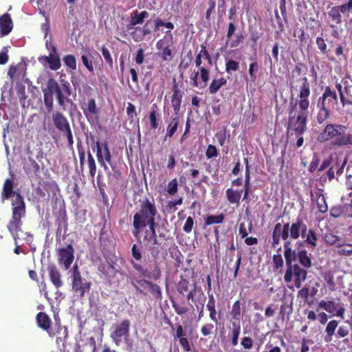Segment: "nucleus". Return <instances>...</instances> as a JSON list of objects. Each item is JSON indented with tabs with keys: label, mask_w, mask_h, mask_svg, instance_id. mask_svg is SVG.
<instances>
[{
	"label": "nucleus",
	"mask_w": 352,
	"mask_h": 352,
	"mask_svg": "<svg viewBox=\"0 0 352 352\" xmlns=\"http://www.w3.org/2000/svg\"><path fill=\"white\" fill-rule=\"evenodd\" d=\"M140 210L133 215L132 234L134 237L138 239L140 230L147 226L148 222L151 219H155L157 214V209L153 199L150 200L148 198L139 200Z\"/></svg>",
	"instance_id": "f257e3e1"
},
{
	"label": "nucleus",
	"mask_w": 352,
	"mask_h": 352,
	"mask_svg": "<svg viewBox=\"0 0 352 352\" xmlns=\"http://www.w3.org/2000/svg\"><path fill=\"white\" fill-rule=\"evenodd\" d=\"M289 85L292 92H297L296 100L294 104H296V107L298 106L300 109H309L310 106L309 98L311 95V85L307 77L305 76L295 80L294 76H289Z\"/></svg>",
	"instance_id": "f03ea898"
},
{
	"label": "nucleus",
	"mask_w": 352,
	"mask_h": 352,
	"mask_svg": "<svg viewBox=\"0 0 352 352\" xmlns=\"http://www.w3.org/2000/svg\"><path fill=\"white\" fill-rule=\"evenodd\" d=\"M151 256L154 258L153 266L151 270L144 268L142 265L137 263L134 261H131L133 267L144 278L157 280L162 277V270L160 267V263L157 261L160 252L163 250V246L159 244L157 241V244L153 245V243L148 249Z\"/></svg>",
	"instance_id": "7ed1b4c3"
},
{
	"label": "nucleus",
	"mask_w": 352,
	"mask_h": 352,
	"mask_svg": "<svg viewBox=\"0 0 352 352\" xmlns=\"http://www.w3.org/2000/svg\"><path fill=\"white\" fill-rule=\"evenodd\" d=\"M297 107L293 104L292 102L289 104L287 131H294L296 136L302 135L307 130L308 109H300L296 112Z\"/></svg>",
	"instance_id": "20e7f679"
},
{
	"label": "nucleus",
	"mask_w": 352,
	"mask_h": 352,
	"mask_svg": "<svg viewBox=\"0 0 352 352\" xmlns=\"http://www.w3.org/2000/svg\"><path fill=\"white\" fill-rule=\"evenodd\" d=\"M47 87L53 94H56L58 104L65 110V102L69 101L67 98L72 94L69 84L66 82L60 86L54 78H50L47 82Z\"/></svg>",
	"instance_id": "39448f33"
},
{
	"label": "nucleus",
	"mask_w": 352,
	"mask_h": 352,
	"mask_svg": "<svg viewBox=\"0 0 352 352\" xmlns=\"http://www.w3.org/2000/svg\"><path fill=\"white\" fill-rule=\"evenodd\" d=\"M47 87L53 94H56L58 104L65 110V102L69 101L67 98L72 94L69 84L66 82L60 86L54 78H50L47 82Z\"/></svg>",
	"instance_id": "423d86ee"
},
{
	"label": "nucleus",
	"mask_w": 352,
	"mask_h": 352,
	"mask_svg": "<svg viewBox=\"0 0 352 352\" xmlns=\"http://www.w3.org/2000/svg\"><path fill=\"white\" fill-rule=\"evenodd\" d=\"M52 122L55 128L67 140L68 146L72 147L74 144V138L67 118L60 111H56L52 114Z\"/></svg>",
	"instance_id": "0eeeda50"
},
{
	"label": "nucleus",
	"mask_w": 352,
	"mask_h": 352,
	"mask_svg": "<svg viewBox=\"0 0 352 352\" xmlns=\"http://www.w3.org/2000/svg\"><path fill=\"white\" fill-rule=\"evenodd\" d=\"M290 251L286 252L285 263L287 269L284 275V280L286 283L292 282L293 277L294 279L306 280L307 276V271L303 269L298 264H293V259L290 256Z\"/></svg>",
	"instance_id": "6e6552de"
},
{
	"label": "nucleus",
	"mask_w": 352,
	"mask_h": 352,
	"mask_svg": "<svg viewBox=\"0 0 352 352\" xmlns=\"http://www.w3.org/2000/svg\"><path fill=\"white\" fill-rule=\"evenodd\" d=\"M350 13H352V0H348L346 3L331 8L327 13L329 18L333 23L329 25L330 27L335 28L336 25L342 23V14L349 15Z\"/></svg>",
	"instance_id": "1a4fd4ad"
},
{
	"label": "nucleus",
	"mask_w": 352,
	"mask_h": 352,
	"mask_svg": "<svg viewBox=\"0 0 352 352\" xmlns=\"http://www.w3.org/2000/svg\"><path fill=\"white\" fill-rule=\"evenodd\" d=\"M173 45V36L170 31H166L163 38L160 39L156 43L159 56L164 61L170 60L173 58L171 47Z\"/></svg>",
	"instance_id": "9d476101"
},
{
	"label": "nucleus",
	"mask_w": 352,
	"mask_h": 352,
	"mask_svg": "<svg viewBox=\"0 0 352 352\" xmlns=\"http://www.w3.org/2000/svg\"><path fill=\"white\" fill-rule=\"evenodd\" d=\"M72 287L80 297H83L91 287V283L82 278L76 264L72 268Z\"/></svg>",
	"instance_id": "9b49d317"
},
{
	"label": "nucleus",
	"mask_w": 352,
	"mask_h": 352,
	"mask_svg": "<svg viewBox=\"0 0 352 352\" xmlns=\"http://www.w3.org/2000/svg\"><path fill=\"white\" fill-rule=\"evenodd\" d=\"M346 126L338 124H328L324 130L318 135V140L320 142H326L333 138L338 139L344 136Z\"/></svg>",
	"instance_id": "f8f14e48"
},
{
	"label": "nucleus",
	"mask_w": 352,
	"mask_h": 352,
	"mask_svg": "<svg viewBox=\"0 0 352 352\" xmlns=\"http://www.w3.org/2000/svg\"><path fill=\"white\" fill-rule=\"evenodd\" d=\"M45 45L49 51V55L39 57L38 61L43 65L47 63L50 69L56 71L61 67L60 58L56 46L51 43L46 42Z\"/></svg>",
	"instance_id": "ddd939ff"
},
{
	"label": "nucleus",
	"mask_w": 352,
	"mask_h": 352,
	"mask_svg": "<svg viewBox=\"0 0 352 352\" xmlns=\"http://www.w3.org/2000/svg\"><path fill=\"white\" fill-rule=\"evenodd\" d=\"M284 247V256L285 257L286 252L290 251V256L294 258L293 262L296 259L298 260L300 264L306 269L310 268L312 265L311 259L308 255L306 250H300L296 252L291 246V241H285L283 244Z\"/></svg>",
	"instance_id": "4468645a"
},
{
	"label": "nucleus",
	"mask_w": 352,
	"mask_h": 352,
	"mask_svg": "<svg viewBox=\"0 0 352 352\" xmlns=\"http://www.w3.org/2000/svg\"><path fill=\"white\" fill-rule=\"evenodd\" d=\"M130 321L128 319L122 320L120 323L113 326V331L110 337L116 345L119 346L123 340H127L129 337Z\"/></svg>",
	"instance_id": "2eb2a0df"
},
{
	"label": "nucleus",
	"mask_w": 352,
	"mask_h": 352,
	"mask_svg": "<svg viewBox=\"0 0 352 352\" xmlns=\"http://www.w3.org/2000/svg\"><path fill=\"white\" fill-rule=\"evenodd\" d=\"M96 157L99 164L105 171L109 170L107 164L112 166V156L108 146V143L107 142L101 143L97 141L96 142Z\"/></svg>",
	"instance_id": "dca6fc26"
},
{
	"label": "nucleus",
	"mask_w": 352,
	"mask_h": 352,
	"mask_svg": "<svg viewBox=\"0 0 352 352\" xmlns=\"http://www.w3.org/2000/svg\"><path fill=\"white\" fill-rule=\"evenodd\" d=\"M83 113L91 125H94L98 122L99 120V109L97 107L94 98H90L87 103L80 104Z\"/></svg>",
	"instance_id": "f3484780"
},
{
	"label": "nucleus",
	"mask_w": 352,
	"mask_h": 352,
	"mask_svg": "<svg viewBox=\"0 0 352 352\" xmlns=\"http://www.w3.org/2000/svg\"><path fill=\"white\" fill-rule=\"evenodd\" d=\"M319 307L324 309L328 313L333 316L344 319L345 307L344 303L335 300H321L319 302Z\"/></svg>",
	"instance_id": "a211bd4d"
},
{
	"label": "nucleus",
	"mask_w": 352,
	"mask_h": 352,
	"mask_svg": "<svg viewBox=\"0 0 352 352\" xmlns=\"http://www.w3.org/2000/svg\"><path fill=\"white\" fill-rule=\"evenodd\" d=\"M137 284H139L141 287H144L146 286L148 289V291L151 295L156 300H162V292L160 285L146 279H140L136 280V282H133L132 285L134 288L140 293H143V291L140 289Z\"/></svg>",
	"instance_id": "6ab92c4d"
},
{
	"label": "nucleus",
	"mask_w": 352,
	"mask_h": 352,
	"mask_svg": "<svg viewBox=\"0 0 352 352\" xmlns=\"http://www.w3.org/2000/svg\"><path fill=\"white\" fill-rule=\"evenodd\" d=\"M74 248L69 244L65 248H59L57 251L58 262L63 265L65 270H68L74 259Z\"/></svg>",
	"instance_id": "aec40b11"
},
{
	"label": "nucleus",
	"mask_w": 352,
	"mask_h": 352,
	"mask_svg": "<svg viewBox=\"0 0 352 352\" xmlns=\"http://www.w3.org/2000/svg\"><path fill=\"white\" fill-rule=\"evenodd\" d=\"M175 287L176 292L180 297H186L188 300H191L196 303V301L194 300L195 289H191L190 288V283L187 279L181 276Z\"/></svg>",
	"instance_id": "412c9836"
},
{
	"label": "nucleus",
	"mask_w": 352,
	"mask_h": 352,
	"mask_svg": "<svg viewBox=\"0 0 352 352\" xmlns=\"http://www.w3.org/2000/svg\"><path fill=\"white\" fill-rule=\"evenodd\" d=\"M23 217L12 214V217L7 225V228L13 237L14 244L17 243V241L19 239V232L22 231L21 226L23 223L21 219Z\"/></svg>",
	"instance_id": "4be33fe9"
},
{
	"label": "nucleus",
	"mask_w": 352,
	"mask_h": 352,
	"mask_svg": "<svg viewBox=\"0 0 352 352\" xmlns=\"http://www.w3.org/2000/svg\"><path fill=\"white\" fill-rule=\"evenodd\" d=\"M290 237L292 239H298L300 236L305 238L307 231V225L303 222L302 218L298 217L296 221L289 224Z\"/></svg>",
	"instance_id": "5701e85b"
},
{
	"label": "nucleus",
	"mask_w": 352,
	"mask_h": 352,
	"mask_svg": "<svg viewBox=\"0 0 352 352\" xmlns=\"http://www.w3.org/2000/svg\"><path fill=\"white\" fill-rule=\"evenodd\" d=\"M331 98L337 101V94L334 90H332L330 87H325L324 93L318 100L317 107L318 109H329L330 99Z\"/></svg>",
	"instance_id": "b1692460"
},
{
	"label": "nucleus",
	"mask_w": 352,
	"mask_h": 352,
	"mask_svg": "<svg viewBox=\"0 0 352 352\" xmlns=\"http://www.w3.org/2000/svg\"><path fill=\"white\" fill-rule=\"evenodd\" d=\"M14 197V199L12 201V214L19 216H25L26 213L25 204L23 196L19 192V194H16Z\"/></svg>",
	"instance_id": "393cba45"
},
{
	"label": "nucleus",
	"mask_w": 352,
	"mask_h": 352,
	"mask_svg": "<svg viewBox=\"0 0 352 352\" xmlns=\"http://www.w3.org/2000/svg\"><path fill=\"white\" fill-rule=\"evenodd\" d=\"M151 34V30L148 28V21L143 26H136L130 33L133 40L135 42H140L144 39L146 35Z\"/></svg>",
	"instance_id": "a878e982"
},
{
	"label": "nucleus",
	"mask_w": 352,
	"mask_h": 352,
	"mask_svg": "<svg viewBox=\"0 0 352 352\" xmlns=\"http://www.w3.org/2000/svg\"><path fill=\"white\" fill-rule=\"evenodd\" d=\"M47 270L50 279L54 287L57 289L61 287L63 285V282L61 279V274L57 267L54 263L49 264Z\"/></svg>",
	"instance_id": "bb28decb"
},
{
	"label": "nucleus",
	"mask_w": 352,
	"mask_h": 352,
	"mask_svg": "<svg viewBox=\"0 0 352 352\" xmlns=\"http://www.w3.org/2000/svg\"><path fill=\"white\" fill-rule=\"evenodd\" d=\"M13 28V23L10 14H3L0 16V36L9 34Z\"/></svg>",
	"instance_id": "cd10ccee"
},
{
	"label": "nucleus",
	"mask_w": 352,
	"mask_h": 352,
	"mask_svg": "<svg viewBox=\"0 0 352 352\" xmlns=\"http://www.w3.org/2000/svg\"><path fill=\"white\" fill-rule=\"evenodd\" d=\"M241 333V322L239 321H231L229 327L228 338L231 342V344L235 346L238 344L239 337Z\"/></svg>",
	"instance_id": "c85d7f7f"
},
{
	"label": "nucleus",
	"mask_w": 352,
	"mask_h": 352,
	"mask_svg": "<svg viewBox=\"0 0 352 352\" xmlns=\"http://www.w3.org/2000/svg\"><path fill=\"white\" fill-rule=\"evenodd\" d=\"M173 95L171 97V104L174 112L177 115L180 111V107L182 100V93L179 89L177 84L175 82L173 85Z\"/></svg>",
	"instance_id": "c756f323"
},
{
	"label": "nucleus",
	"mask_w": 352,
	"mask_h": 352,
	"mask_svg": "<svg viewBox=\"0 0 352 352\" xmlns=\"http://www.w3.org/2000/svg\"><path fill=\"white\" fill-rule=\"evenodd\" d=\"M305 240L304 241H297L296 245L297 249L300 247L303 246L304 243L310 245L311 248H316L317 246L318 236L316 232L313 229H309L307 231L305 234Z\"/></svg>",
	"instance_id": "7c9ffc66"
},
{
	"label": "nucleus",
	"mask_w": 352,
	"mask_h": 352,
	"mask_svg": "<svg viewBox=\"0 0 352 352\" xmlns=\"http://www.w3.org/2000/svg\"><path fill=\"white\" fill-rule=\"evenodd\" d=\"M202 56L199 53L196 56L195 63V66L200 70V79L204 83V86H206L210 80V71L208 69L202 67Z\"/></svg>",
	"instance_id": "2f4dec72"
},
{
	"label": "nucleus",
	"mask_w": 352,
	"mask_h": 352,
	"mask_svg": "<svg viewBox=\"0 0 352 352\" xmlns=\"http://www.w3.org/2000/svg\"><path fill=\"white\" fill-rule=\"evenodd\" d=\"M148 118L151 129L153 130L157 129L160 122V113L157 104H152Z\"/></svg>",
	"instance_id": "473e14b6"
},
{
	"label": "nucleus",
	"mask_w": 352,
	"mask_h": 352,
	"mask_svg": "<svg viewBox=\"0 0 352 352\" xmlns=\"http://www.w3.org/2000/svg\"><path fill=\"white\" fill-rule=\"evenodd\" d=\"M36 322L38 326L42 329L47 331L50 336H53L54 333L50 332L51 320L45 312H39L36 315Z\"/></svg>",
	"instance_id": "72a5a7b5"
},
{
	"label": "nucleus",
	"mask_w": 352,
	"mask_h": 352,
	"mask_svg": "<svg viewBox=\"0 0 352 352\" xmlns=\"http://www.w3.org/2000/svg\"><path fill=\"white\" fill-rule=\"evenodd\" d=\"M19 192L14 191L13 190V181L11 179H6L3 190L1 192V201L4 202L5 200H8L11 198V197H14L16 194H19Z\"/></svg>",
	"instance_id": "f704fd0d"
},
{
	"label": "nucleus",
	"mask_w": 352,
	"mask_h": 352,
	"mask_svg": "<svg viewBox=\"0 0 352 352\" xmlns=\"http://www.w3.org/2000/svg\"><path fill=\"white\" fill-rule=\"evenodd\" d=\"M227 79L224 77L220 78H214L211 81L208 87V92L210 94H217L220 89L227 84Z\"/></svg>",
	"instance_id": "c9c22d12"
},
{
	"label": "nucleus",
	"mask_w": 352,
	"mask_h": 352,
	"mask_svg": "<svg viewBox=\"0 0 352 352\" xmlns=\"http://www.w3.org/2000/svg\"><path fill=\"white\" fill-rule=\"evenodd\" d=\"M207 309L209 311V317L210 320L215 324L218 323V318L217 317V311L215 309V300L213 294H209L208 301L206 305Z\"/></svg>",
	"instance_id": "e433bc0d"
},
{
	"label": "nucleus",
	"mask_w": 352,
	"mask_h": 352,
	"mask_svg": "<svg viewBox=\"0 0 352 352\" xmlns=\"http://www.w3.org/2000/svg\"><path fill=\"white\" fill-rule=\"evenodd\" d=\"M226 193L227 199L230 204H236V205L239 204L242 190H234L233 188H230L226 190Z\"/></svg>",
	"instance_id": "4c0bfd02"
},
{
	"label": "nucleus",
	"mask_w": 352,
	"mask_h": 352,
	"mask_svg": "<svg viewBox=\"0 0 352 352\" xmlns=\"http://www.w3.org/2000/svg\"><path fill=\"white\" fill-rule=\"evenodd\" d=\"M338 326V322L336 320H332L327 323L325 329L326 335L324 338L325 342H329L332 340V337L335 334Z\"/></svg>",
	"instance_id": "58836bf2"
},
{
	"label": "nucleus",
	"mask_w": 352,
	"mask_h": 352,
	"mask_svg": "<svg viewBox=\"0 0 352 352\" xmlns=\"http://www.w3.org/2000/svg\"><path fill=\"white\" fill-rule=\"evenodd\" d=\"M43 102L48 112H51L54 107V95L47 87L43 90Z\"/></svg>",
	"instance_id": "ea45409f"
},
{
	"label": "nucleus",
	"mask_w": 352,
	"mask_h": 352,
	"mask_svg": "<svg viewBox=\"0 0 352 352\" xmlns=\"http://www.w3.org/2000/svg\"><path fill=\"white\" fill-rule=\"evenodd\" d=\"M230 314L231 316V319L233 320V321L240 322L242 318V311L240 300H236L232 304Z\"/></svg>",
	"instance_id": "a19ab883"
},
{
	"label": "nucleus",
	"mask_w": 352,
	"mask_h": 352,
	"mask_svg": "<svg viewBox=\"0 0 352 352\" xmlns=\"http://www.w3.org/2000/svg\"><path fill=\"white\" fill-rule=\"evenodd\" d=\"M316 197V204L318 210L322 213H325L328 210V206L326 202L324 195L322 193L321 190L315 192Z\"/></svg>",
	"instance_id": "79ce46f5"
},
{
	"label": "nucleus",
	"mask_w": 352,
	"mask_h": 352,
	"mask_svg": "<svg viewBox=\"0 0 352 352\" xmlns=\"http://www.w3.org/2000/svg\"><path fill=\"white\" fill-rule=\"evenodd\" d=\"M96 344L94 338L91 337L88 341L82 346H78L76 352H95Z\"/></svg>",
	"instance_id": "37998d69"
},
{
	"label": "nucleus",
	"mask_w": 352,
	"mask_h": 352,
	"mask_svg": "<svg viewBox=\"0 0 352 352\" xmlns=\"http://www.w3.org/2000/svg\"><path fill=\"white\" fill-rule=\"evenodd\" d=\"M179 124V116H177L175 117L171 118L170 122H169V124H168L167 128H166V137L171 138L174 135V134L175 133V132L177 130Z\"/></svg>",
	"instance_id": "c03bdc74"
},
{
	"label": "nucleus",
	"mask_w": 352,
	"mask_h": 352,
	"mask_svg": "<svg viewBox=\"0 0 352 352\" xmlns=\"http://www.w3.org/2000/svg\"><path fill=\"white\" fill-rule=\"evenodd\" d=\"M24 169L28 175H38L40 172V166L34 160L30 159L28 163L24 166Z\"/></svg>",
	"instance_id": "a18cd8bd"
},
{
	"label": "nucleus",
	"mask_w": 352,
	"mask_h": 352,
	"mask_svg": "<svg viewBox=\"0 0 352 352\" xmlns=\"http://www.w3.org/2000/svg\"><path fill=\"white\" fill-rule=\"evenodd\" d=\"M225 219V215L223 213H221L218 215H208L206 218H205L204 221V227L213 225V224H220L223 222Z\"/></svg>",
	"instance_id": "49530a36"
},
{
	"label": "nucleus",
	"mask_w": 352,
	"mask_h": 352,
	"mask_svg": "<svg viewBox=\"0 0 352 352\" xmlns=\"http://www.w3.org/2000/svg\"><path fill=\"white\" fill-rule=\"evenodd\" d=\"M144 23V20L139 15V12L138 10H135L131 13V21L129 23L126 25L127 30H133L136 27L137 25L142 24Z\"/></svg>",
	"instance_id": "de8ad7c7"
},
{
	"label": "nucleus",
	"mask_w": 352,
	"mask_h": 352,
	"mask_svg": "<svg viewBox=\"0 0 352 352\" xmlns=\"http://www.w3.org/2000/svg\"><path fill=\"white\" fill-rule=\"evenodd\" d=\"M331 144L333 146L338 147H342L350 144L352 145V134L350 135L344 133V136L333 140Z\"/></svg>",
	"instance_id": "09e8293b"
},
{
	"label": "nucleus",
	"mask_w": 352,
	"mask_h": 352,
	"mask_svg": "<svg viewBox=\"0 0 352 352\" xmlns=\"http://www.w3.org/2000/svg\"><path fill=\"white\" fill-rule=\"evenodd\" d=\"M280 228L281 224L280 223H277L274 228L272 232V248H276L277 246L280 244Z\"/></svg>",
	"instance_id": "8fccbe9b"
},
{
	"label": "nucleus",
	"mask_w": 352,
	"mask_h": 352,
	"mask_svg": "<svg viewBox=\"0 0 352 352\" xmlns=\"http://www.w3.org/2000/svg\"><path fill=\"white\" fill-rule=\"evenodd\" d=\"M171 303L175 313L179 316H183L189 311L188 305H186L184 302H182L180 304L178 302H176L175 300L172 299Z\"/></svg>",
	"instance_id": "3c124183"
},
{
	"label": "nucleus",
	"mask_w": 352,
	"mask_h": 352,
	"mask_svg": "<svg viewBox=\"0 0 352 352\" xmlns=\"http://www.w3.org/2000/svg\"><path fill=\"white\" fill-rule=\"evenodd\" d=\"M336 88L339 92L340 102L343 107L346 105H352V99L346 97L344 95V89H342V86L340 83L336 84Z\"/></svg>",
	"instance_id": "603ef678"
},
{
	"label": "nucleus",
	"mask_w": 352,
	"mask_h": 352,
	"mask_svg": "<svg viewBox=\"0 0 352 352\" xmlns=\"http://www.w3.org/2000/svg\"><path fill=\"white\" fill-rule=\"evenodd\" d=\"M87 164L89 170V176L92 181H94L96 173V164L92 154L89 151L87 153Z\"/></svg>",
	"instance_id": "864d4df0"
},
{
	"label": "nucleus",
	"mask_w": 352,
	"mask_h": 352,
	"mask_svg": "<svg viewBox=\"0 0 352 352\" xmlns=\"http://www.w3.org/2000/svg\"><path fill=\"white\" fill-rule=\"evenodd\" d=\"M337 253L340 256H351L352 254V244L338 243Z\"/></svg>",
	"instance_id": "5fc2aeb1"
},
{
	"label": "nucleus",
	"mask_w": 352,
	"mask_h": 352,
	"mask_svg": "<svg viewBox=\"0 0 352 352\" xmlns=\"http://www.w3.org/2000/svg\"><path fill=\"white\" fill-rule=\"evenodd\" d=\"M258 64L257 61L254 59V61L250 63L249 65L248 74L252 82H255L257 79L256 73L258 71Z\"/></svg>",
	"instance_id": "6e6d98bb"
},
{
	"label": "nucleus",
	"mask_w": 352,
	"mask_h": 352,
	"mask_svg": "<svg viewBox=\"0 0 352 352\" xmlns=\"http://www.w3.org/2000/svg\"><path fill=\"white\" fill-rule=\"evenodd\" d=\"M57 230L56 233H60L63 229L65 232L67 230V219L65 212L59 215L57 218Z\"/></svg>",
	"instance_id": "4d7b16f0"
},
{
	"label": "nucleus",
	"mask_w": 352,
	"mask_h": 352,
	"mask_svg": "<svg viewBox=\"0 0 352 352\" xmlns=\"http://www.w3.org/2000/svg\"><path fill=\"white\" fill-rule=\"evenodd\" d=\"M307 71L306 65L303 63H298L295 65L294 69L292 70L291 76H294V79H296L297 76H300L302 74L305 75Z\"/></svg>",
	"instance_id": "13d9d810"
},
{
	"label": "nucleus",
	"mask_w": 352,
	"mask_h": 352,
	"mask_svg": "<svg viewBox=\"0 0 352 352\" xmlns=\"http://www.w3.org/2000/svg\"><path fill=\"white\" fill-rule=\"evenodd\" d=\"M316 45L320 51V52L323 54L328 56V52L329 50L327 49V45L325 42V40L322 36H318L316 38Z\"/></svg>",
	"instance_id": "bf43d9fd"
},
{
	"label": "nucleus",
	"mask_w": 352,
	"mask_h": 352,
	"mask_svg": "<svg viewBox=\"0 0 352 352\" xmlns=\"http://www.w3.org/2000/svg\"><path fill=\"white\" fill-rule=\"evenodd\" d=\"M65 66L71 70L76 69V60L74 55L67 54L63 57Z\"/></svg>",
	"instance_id": "052dcab7"
},
{
	"label": "nucleus",
	"mask_w": 352,
	"mask_h": 352,
	"mask_svg": "<svg viewBox=\"0 0 352 352\" xmlns=\"http://www.w3.org/2000/svg\"><path fill=\"white\" fill-rule=\"evenodd\" d=\"M330 116L329 109H318L316 120L318 124H322Z\"/></svg>",
	"instance_id": "680f3d73"
},
{
	"label": "nucleus",
	"mask_w": 352,
	"mask_h": 352,
	"mask_svg": "<svg viewBox=\"0 0 352 352\" xmlns=\"http://www.w3.org/2000/svg\"><path fill=\"white\" fill-rule=\"evenodd\" d=\"M92 58L91 54L88 52V55L82 54L81 56V60L85 67L87 69V70L91 73L94 72V65L92 60L90 59Z\"/></svg>",
	"instance_id": "e2e57ef3"
},
{
	"label": "nucleus",
	"mask_w": 352,
	"mask_h": 352,
	"mask_svg": "<svg viewBox=\"0 0 352 352\" xmlns=\"http://www.w3.org/2000/svg\"><path fill=\"white\" fill-rule=\"evenodd\" d=\"M145 223H146V222H145ZM147 226L149 228V233L153 237V245L157 244V236L155 230L157 223L155 222V219H151V221L147 222Z\"/></svg>",
	"instance_id": "0e129e2a"
},
{
	"label": "nucleus",
	"mask_w": 352,
	"mask_h": 352,
	"mask_svg": "<svg viewBox=\"0 0 352 352\" xmlns=\"http://www.w3.org/2000/svg\"><path fill=\"white\" fill-rule=\"evenodd\" d=\"M239 69V63L230 59L226 63V72L230 74L232 72H236Z\"/></svg>",
	"instance_id": "69168bd1"
},
{
	"label": "nucleus",
	"mask_w": 352,
	"mask_h": 352,
	"mask_svg": "<svg viewBox=\"0 0 352 352\" xmlns=\"http://www.w3.org/2000/svg\"><path fill=\"white\" fill-rule=\"evenodd\" d=\"M199 76L200 77V70H198L191 76V85L195 87L203 88L206 86H204V83L199 80Z\"/></svg>",
	"instance_id": "338daca9"
},
{
	"label": "nucleus",
	"mask_w": 352,
	"mask_h": 352,
	"mask_svg": "<svg viewBox=\"0 0 352 352\" xmlns=\"http://www.w3.org/2000/svg\"><path fill=\"white\" fill-rule=\"evenodd\" d=\"M177 341L184 352H190L191 351L192 343L186 336L177 340Z\"/></svg>",
	"instance_id": "774afa93"
}]
</instances>
